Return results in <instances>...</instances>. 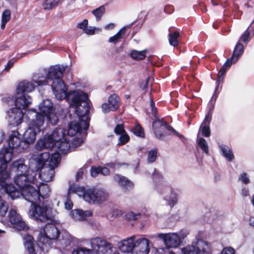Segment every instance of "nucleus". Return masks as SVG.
Returning a JSON list of instances; mask_svg holds the SVG:
<instances>
[{"mask_svg":"<svg viewBox=\"0 0 254 254\" xmlns=\"http://www.w3.org/2000/svg\"><path fill=\"white\" fill-rule=\"evenodd\" d=\"M34 182H26L23 186H18L20 191H18L12 184H8L5 188V192L12 199L18 198L20 195L27 201L31 203L29 210V215L33 219L40 222H46L48 221H53L58 212L54 209L50 205L44 202L42 205H36L39 202V195L37 190L34 188L32 184Z\"/></svg>","mask_w":254,"mask_h":254,"instance_id":"nucleus-1","label":"nucleus"},{"mask_svg":"<svg viewBox=\"0 0 254 254\" xmlns=\"http://www.w3.org/2000/svg\"><path fill=\"white\" fill-rule=\"evenodd\" d=\"M71 99L72 104H70V107L74 109V111L79 118V123L72 121L69 124L66 132L70 136H74L81 130H86L88 128L89 118L87 115L92 107L87 94L83 92L73 93Z\"/></svg>","mask_w":254,"mask_h":254,"instance_id":"nucleus-2","label":"nucleus"},{"mask_svg":"<svg viewBox=\"0 0 254 254\" xmlns=\"http://www.w3.org/2000/svg\"><path fill=\"white\" fill-rule=\"evenodd\" d=\"M65 70V67L59 65H56L51 66L48 71L46 75V79H34V83L36 86H42L46 85L49 81H51V87L53 92L56 96V98L59 100H63L67 98L68 100L71 101L70 105L72 104V98L73 93L76 92H82L80 90L70 91L68 93H66V88L65 85L62 79L63 73Z\"/></svg>","mask_w":254,"mask_h":254,"instance_id":"nucleus-3","label":"nucleus"},{"mask_svg":"<svg viewBox=\"0 0 254 254\" xmlns=\"http://www.w3.org/2000/svg\"><path fill=\"white\" fill-rule=\"evenodd\" d=\"M61 160L58 153L50 154L48 152L33 156L29 160L30 167L36 171L41 169L39 177L45 182L51 181L55 175V169Z\"/></svg>","mask_w":254,"mask_h":254,"instance_id":"nucleus-4","label":"nucleus"},{"mask_svg":"<svg viewBox=\"0 0 254 254\" xmlns=\"http://www.w3.org/2000/svg\"><path fill=\"white\" fill-rule=\"evenodd\" d=\"M9 148H2L0 151V161L1 165L4 166L5 171L7 169V163L11 161L13 152L20 153L27 148V144L20 138V134L17 130H13L8 140Z\"/></svg>","mask_w":254,"mask_h":254,"instance_id":"nucleus-5","label":"nucleus"},{"mask_svg":"<svg viewBox=\"0 0 254 254\" xmlns=\"http://www.w3.org/2000/svg\"><path fill=\"white\" fill-rule=\"evenodd\" d=\"M75 193L78 195L82 194L83 198L90 204H100L108 200L109 194L108 191L103 188L89 189L85 190L78 186H70L68 194Z\"/></svg>","mask_w":254,"mask_h":254,"instance_id":"nucleus-6","label":"nucleus"},{"mask_svg":"<svg viewBox=\"0 0 254 254\" xmlns=\"http://www.w3.org/2000/svg\"><path fill=\"white\" fill-rule=\"evenodd\" d=\"M11 171L14 172L16 175L14 182L17 186H23L26 182H34L37 173L30 167L28 168L24 163V160L20 159L13 162L11 166Z\"/></svg>","mask_w":254,"mask_h":254,"instance_id":"nucleus-7","label":"nucleus"},{"mask_svg":"<svg viewBox=\"0 0 254 254\" xmlns=\"http://www.w3.org/2000/svg\"><path fill=\"white\" fill-rule=\"evenodd\" d=\"M33 113H35V119L30 121L28 127L23 134L24 142L27 144V147L35 141L37 133L41 131L45 122L44 116L34 109L28 110L27 114L31 116Z\"/></svg>","mask_w":254,"mask_h":254,"instance_id":"nucleus-8","label":"nucleus"},{"mask_svg":"<svg viewBox=\"0 0 254 254\" xmlns=\"http://www.w3.org/2000/svg\"><path fill=\"white\" fill-rule=\"evenodd\" d=\"M66 130L61 127L55 129L51 134L45 135L38 140L35 148L41 150L45 148L53 147L57 143L66 137Z\"/></svg>","mask_w":254,"mask_h":254,"instance_id":"nucleus-9","label":"nucleus"},{"mask_svg":"<svg viewBox=\"0 0 254 254\" xmlns=\"http://www.w3.org/2000/svg\"><path fill=\"white\" fill-rule=\"evenodd\" d=\"M188 233L181 230L177 233H159L157 237L162 240L165 246L168 248H177L181 245Z\"/></svg>","mask_w":254,"mask_h":254,"instance_id":"nucleus-10","label":"nucleus"},{"mask_svg":"<svg viewBox=\"0 0 254 254\" xmlns=\"http://www.w3.org/2000/svg\"><path fill=\"white\" fill-rule=\"evenodd\" d=\"M90 245L93 254H109L114 248L113 244L98 237L91 239Z\"/></svg>","mask_w":254,"mask_h":254,"instance_id":"nucleus-11","label":"nucleus"},{"mask_svg":"<svg viewBox=\"0 0 254 254\" xmlns=\"http://www.w3.org/2000/svg\"><path fill=\"white\" fill-rule=\"evenodd\" d=\"M157 191L162 196V198L166 202V204L171 208L178 202V194L176 191L169 186H159L157 188Z\"/></svg>","mask_w":254,"mask_h":254,"instance_id":"nucleus-12","label":"nucleus"},{"mask_svg":"<svg viewBox=\"0 0 254 254\" xmlns=\"http://www.w3.org/2000/svg\"><path fill=\"white\" fill-rule=\"evenodd\" d=\"M152 127L156 137L159 139L171 134L172 132L175 133L180 137L182 136L163 120L154 121L152 124Z\"/></svg>","mask_w":254,"mask_h":254,"instance_id":"nucleus-13","label":"nucleus"},{"mask_svg":"<svg viewBox=\"0 0 254 254\" xmlns=\"http://www.w3.org/2000/svg\"><path fill=\"white\" fill-rule=\"evenodd\" d=\"M208 248V244L202 240H197L191 245L182 249L183 254H204Z\"/></svg>","mask_w":254,"mask_h":254,"instance_id":"nucleus-14","label":"nucleus"},{"mask_svg":"<svg viewBox=\"0 0 254 254\" xmlns=\"http://www.w3.org/2000/svg\"><path fill=\"white\" fill-rule=\"evenodd\" d=\"M8 220L13 226L18 230H24L28 228L27 225L24 222L21 216L16 209L11 208L8 214Z\"/></svg>","mask_w":254,"mask_h":254,"instance_id":"nucleus-15","label":"nucleus"},{"mask_svg":"<svg viewBox=\"0 0 254 254\" xmlns=\"http://www.w3.org/2000/svg\"><path fill=\"white\" fill-rule=\"evenodd\" d=\"M148 239L136 236L134 247L132 254H148L150 251Z\"/></svg>","mask_w":254,"mask_h":254,"instance_id":"nucleus-16","label":"nucleus"},{"mask_svg":"<svg viewBox=\"0 0 254 254\" xmlns=\"http://www.w3.org/2000/svg\"><path fill=\"white\" fill-rule=\"evenodd\" d=\"M136 236L133 235L120 241L118 246L120 250L124 253H129L133 251Z\"/></svg>","mask_w":254,"mask_h":254,"instance_id":"nucleus-17","label":"nucleus"},{"mask_svg":"<svg viewBox=\"0 0 254 254\" xmlns=\"http://www.w3.org/2000/svg\"><path fill=\"white\" fill-rule=\"evenodd\" d=\"M38 247L44 252L47 253L51 248V240L43 232H41L37 239Z\"/></svg>","mask_w":254,"mask_h":254,"instance_id":"nucleus-18","label":"nucleus"},{"mask_svg":"<svg viewBox=\"0 0 254 254\" xmlns=\"http://www.w3.org/2000/svg\"><path fill=\"white\" fill-rule=\"evenodd\" d=\"M7 113L11 124L17 126L22 122L23 114L20 109L13 108L9 110Z\"/></svg>","mask_w":254,"mask_h":254,"instance_id":"nucleus-19","label":"nucleus"},{"mask_svg":"<svg viewBox=\"0 0 254 254\" xmlns=\"http://www.w3.org/2000/svg\"><path fill=\"white\" fill-rule=\"evenodd\" d=\"M31 103V99L28 95L24 94L18 95L17 93L15 97V105L17 109H25Z\"/></svg>","mask_w":254,"mask_h":254,"instance_id":"nucleus-20","label":"nucleus"},{"mask_svg":"<svg viewBox=\"0 0 254 254\" xmlns=\"http://www.w3.org/2000/svg\"><path fill=\"white\" fill-rule=\"evenodd\" d=\"M35 84L32 82L23 81L20 82L17 87V93L18 94H24L32 91L35 87Z\"/></svg>","mask_w":254,"mask_h":254,"instance_id":"nucleus-21","label":"nucleus"},{"mask_svg":"<svg viewBox=\"0 0 254 254\" xmlns=\"http://www.w3.org/2000/svg\"><path fill=\"white\" fill-rule=\"evenodd\" d=\"M56 145H57V152L54 153H58L59 155L67 153L71 149L70 140L66 137L57 143ZM59 156H60V155Z\"/></svg>","mask_w":254,"mask_h":254,"instance_id":"nucleus-22","label":"nucleus"},{"mask_svg":"<svg viewBox=\"0 0 254 254\" xmlns=\"http://www.w3.org/2000/svg\"><path fill=\"white\" fill-rule=\"evenodd\" d=\"M71 215L73 219L76 221H83L87 217L92 215L91 210L83 211L81 209H74L71 212Z\"/></svg>","mask_w":254,"mask_h":254,"instance_id":"nucleus-23","label":"nucleus"},{"mask_svg":"<svg viewBox=\"0 0 254 254\" xmlns=\"http://www.w3.org/2000/svg\"><path fill=\"white\" fill-rule=\"evenodd\" d=\"M43 232L51 240L57 239L60 235L59 230L56 226L53 224L47 225L45 227Z\"/></svg>","mask_w":254,"mask_h":254,"instance_id":"nucleus-24","label":"nucleus"},{"mask_svg":"<svg viewBox=\"0 0 254 254\" xmlns=\"http://www.w3.org/2000/svg\"><path fill=\"white\" fill-rule=\"evenodd\" d=\"M39 109L41 112L40 113L45 117L53 111V103L49 99L44 100L39 104Z\"/></svg>","mask_w":254,"mask_h":254,"instance_id":"nucleus-25","label":"nucleus"},{"mask_svg":"<svg viewBox=\"0 0 254 254\" xmlns=\"http://www.w3.org/2000/svg\"><path fill=\"white\" fill-rule=\"evenodd\" d=\"M114 180L117 182L121 187L124 189H128L131 188L133 184L126 177L119 175H116L114 177Z\"/></svg>","mask_w":254,"mask_h":254,"instance_id":"nucleus-26","label":"nucleus"},{"mask_svg":"<svg viewBox=\"0 0 254 254\" xmlns=\"http://www.w3.org/2000/svg\"><path fill=\"white\" fill-rule=\"evenodd\" d=\"M23 244L29 254H36L33 244V238L31 236L26 235L23 237Z\"/></svg>","mask_w":254,"mask_h":254,"instance_id":"nucleus-27","label":"nucleus"},{"mask_svg":"<svg viewBox=\"0 0 254 254\" xmlns=\"http://www.w3.org/2000/svg\"><path fill=\"white\" fill-rule=\"evenodd\" d=\"M37 191L39 195V200H40V197L43 199H45L49 196L50 190L47 184L41 183Z\"/></svg>","mask_w":254,"mask_h":254,"instance_id":"nucleus-28","label":"nucleus"},{"mask_svg":"<svg viewBox=\"0 0 254 254\" xmlns=\"http://www.w3.org/2000/svg\"><path fill=\"white\" fill-rule=\"evenodd\" d=\"M221 149V152L223 156H224L228 161H231L234 158V156L230 148L224 144L219 145Z\"/></svg>","mask_w":254,"mask_h":254,"instance_id":"nucleus-29","label":"nucleus"},{"mask_svg":"<svg viewBox=\"0 0 254 254\" xmlns=\"http://www.w3.org/2000/svg\"><path fill=\"white\" fill-rule=\"evenodd\" d=\"M244 52V46L243 44L238 43L234 49L232 59L233 60L234 62L238 61L240 57L242 55Z\"/></svg>","mask_w":254,"mask_h":254,"instance_id":"nucleus-30","label":"nucleus"},{"mask_svg":"<svg viewBox=\"0 0 254 254\" xmlns=\"http://www.w3.org/2000/svg\"><path fill=\"white\" fill-rule=\"evenodd\" d=\"M169 44L174 47L177 46L179 44V38L180 37L179 32L178 31H171L170 28H169Z\"/></svg>","mask_w":254,"mask_h":254,"instance_id":"nucleus-31","label":"nucleus"},{"mask_svg":"<svg viewBox=\"0 0 254 254\" xmlns=\"http://www.w3.org/2000/svg\"><path fill=\"white\" fill-rule=\"evenodd\" d=\"M126 33V27H123L116 35L110 37L109 39L110 43L116 44L123 38Z\"/></svg>","mask_w":254,"mask_h":254,"instance_id":"nucleus-32","label":"nucleus"},{"mask_svg":"<svg viewBox=\"0 0 254 254\" xmlns=\"http://www.w3.org/2000/svg\"><path fill=\"white\" fill-rule=\"evenodd\" d=\"M109 105L111 106L112 111H115L119 107V98L116 94L111 95L108 99Z\"/></svg>","mask_w":254,"mask_h":254,"instance_id":"nucleus-33","label":"nucleus"},{"mask_svg":"<svg viewBox=\"0 0 254 254\" xmlns=\"http://www.w3.org/2000/svg\"><path fill=\"white\" fill-rule=\"evenodd\" d=\"M61 3V0H46L43 3L45 9L50 10Z\"/></svg>","mask_w":254,"mask_h":254,"instance_id":"nucleus-34","label":"nucleus"},{"mask_svg":"<svg viewBox=\"0 0 254 254\" xmlns=\"http://www.w3.org/2000/svg\"><path fill=\"white\" fill-rule=\"evenodd\" d=\"M91 13L94 15L96 20L99 21L101 20L102 16L105 13V6L103 5L93 10Z\"/></svg>","mask_w":254,"mask_h":254,"instance_id":"nucleus-35","label":"nucleus"},{"mask_svg":"<svg viewBox=\"0 0 254 254\" xmlns=\"http://www.w3.org/2000/svg\"><path fill=\"white\" fill-rule=\"evenodd\" d=\"M146 50H143L141 51H138L136 50H132L130 54V57L134 60H143L146 57Z\"/></svg>","mask_w":254,"mask_h":254,"instance_id":"nucleus-36","label":"nucleus"},{"mask_svg":"<svg viewBox=\"0 0 254 254\" xmlns=\"http://www.w3.org/2000/svg\"><path fill=\"white\" fill-rule=\"evenodd\" d=\"M235 62H233L232 58L228 59L222 66L220 70L218 73V77L220 79L225 74L226 70L229 68L233 63Z\"/></svg>","mask_w":254,"mask_h":254,"instance_id":"nucleus-37","label":"nucleus"},{"mask_svg":"<svg viewBox=\"0 0 254 254\" xmlns=\"http://www.w3.org/2000/svg\"><path fill=\"white\" fill-rule=\"evenodd\" d=\"M46 116L48 123L51 125L54 126L58 123L59 118L54 112H51V113L48 114Z\"/></svg>","mask_w":254,"mask_h":254,"instance_id":"nucleus-38","label":"nucleus"},{"mask_svg":"<svg viewBox=\"0 0 254 254\" xmlns=\"http://www.w3.org/2000/svg\"><path fill=\"white\" fill-rule=\"evenodd\" d=\"M197 142L200 148L205 154H208L209 150L206 141L203 138L200 137L198 139Z\"/></svg>","mask_w":254,"mask_h":254,"instance_id":"nucleus-39","label":"nucleus"},{"mask_svg":"<svg viewBox=\"0 0 254 254\" xmlns=\"http://www.w3.org/2000/svg\"><path fill=\"white\" fill-rule=\"evenodd\" d=\"M157 156V149H153L150 150L147 155V162L148 163H153L155 161Z\"/></svg>","mask_w":254,"mask_h":254,"instance_id":"nucleus-40","label":"nucleus"},{"mask_svg":"<svg viewBox=\"0 0 254 254\" xmlns=\"http://www.w3.org/2000/svg\"><path fill=\"white\" fill-rule=\"evenodd\" d=\"M141 215L140 212L134 213L133 211H129L126 214L125 217L127 219L135 220L139 219Z\"/></svg>","mask_w":254,"mask_h":254,"instance_id":"nucleus-41","label":"nucleus"},{"mask_svg":"<svg viewBox=\"0 0 254 254\" xmlns=\"http://www.w3.org/2000/svg\"><path fill=\"white\" fill-rule=\"evenodd\" d=\"M129 140V137L127 133H125L120 135L119 138L118 145H123L127 143Z\"/></svg>","mask_w":254,"mask_h":254,"instance_id":"nucleus-42","label":"nucleus"},{"mask_svg":"<svg viewBox=\"0 0 254 254\" xmlns=\"http://www.w3.org/2000/svg\"><path fill=\"white\" fill-rule=\"evenodd\" d=\"M72 254H93L92 251L85 248H80L74 250Z\"/></svg>","mask_w":254,"mask_h":254,"instance_id":"nucleus-43","label":"nucleus"},{"mask_svg":"<svg viewBox=\"0 0 254 254\" xmlns=\"http://www.w3.org/2000/svg\"><path fill=\"white\" fill-rule=\"evenodd\" d=\"M101 31V28H97L95 27L89 26L87 27L86 29H85V31L84 32L87 35H92L94 34L96 32H100Z\"/></svg>","mask_w":254,"mask_h":254,"instance_id":"nucleus-44","label":"nucleus"},{"mask_svg":"<svg viewBox=\"0 0 254 254\" xmlns=\"http://www.w3.org/2000/svg\"><path fill=\"white\" fill-rule=\"evenodd\" d=\"M83 142V140L80 137L74 138L70 142L71 148H74L79 146Z\"/></svg>","mask_w":254,"mask_h":254,"instance_id":"nucleus-45","label":"nucleus"},{"mask_svg":"<svg viewBox=\"0 0 254 254\" xmlns=\"http://www.w3.org/2000/svg\"><path fill=\"white\" fill-rule=\"evenodd\" d=\"M200 129H201L202 135L205 137H209L210 135V130L209 126L207 125H201Z\"/></svg>","mask_w":254,"mask_h":254,"instance_id":"nucleus-46","label":"nucleus"},{"mask_svg":"<svg viewBox=\"0 0 254 254\" xmlns=\"http://www.w3.org/2000/svg\"><path fill=\"white\" fill-rule=\"evenodd\" d=\"M132 132L136 135L142 137L144 135L143 128L139 125H136L132 128Z\"/></svg>","mask_w":254,"mask_h":254,"instance_id":"nucleus-47","label":"nucleus"},{"mask_svg":"<svg viewBox=\"0 0 254 254\" xmlns=\"http://www.w3.org/2000/svg\"><path fill=\"white\" fill-rule=\"evenodd\" d=\"M11 17V12L8 9L4 10L2 14L1 20L8 22Z\"/></svg>","mask_w":254,"mask_h":254,"instance_id":"nucleus-48","label":"nucleus"},{"mask_svg":"<svg viewBox=\"0 0 254 254\" xmlns=\"http://www.w3.org/2000/svg\"><path fill=\"white\" fill-rule=\"evenodd\" d=\"M115 132L118 135L126 133L122 124L117 125L114 129Z\"/></svg>","mask_w":254,"mask_h":254,"instance_id":"nucleus-49","label":"nucleus"},{"mask_svg":"<svg viewBox=\"0 0 254 254\" xmlns=\"http://www.w3.org/2000/svg\"><path fill=\"white\" fill-rule=\"evenodd\" d=\"M250 35V32L247 29L242 35V36L240 37V40L244 42H247L249 41Z\"/></svg>","mask_w":254,"mask_h":254,"instance_id":"nucleus-50","label":"nucleus"},{"mask_svg":"<svg viewBox=\"0 0 254 254\" xmlns=\"http://www.w3.org/2000/svg\"><path fill=\"white\" fill-rule=\"evenodd\" d=\"M235 251L232 247H226L222 249L221 254H235Z\"/></svg>","mask_w":254,"mask_h":254,"instance_id":"nucleus-51","label":"nucleus"},{"mask_svg":"<svg viewBox=\"0 0 254 254\" xmlns=\"http://www.w3.org/2000/svg\"><path fill=\"white\" fill-rule=\"evenodd\" d=\"M88 23L87 19H84L83 21L77 24V27L82 29L84 32L85 29H86L87 27Z\"/></svg>","mask_w":254,"mask_h":254,"instance_id":"nucleus-52","label":"nucleus"},{"mask_svg":"<svg viewBox=\"0 0 254 254\" xmlns=\"http://www.w3.org/2000/svg\"><path fill=\"white\" fill-rule=\"evenodd\" d=\"M211 121V115L209 113H208L204 118V120L202 123L201 125H207L209 126L210 122Z\"/></svg>","mask_w":254,"mask_h":254,"instance_id":"nucleus-53","label":"nucleus"},{"mask_svg":"<svg viewBox=\"0 0 254 254\" xmlns=\"http://www.w3.org/2000/svg\"><path fill=\"white\" fill-rule=\"evenodd\" d=\"M100 174V168L99 167H91V175L93 177H96L98 174Z\"/></svg>","mask_w":254,"mask_h":254,"instance_id":"nucleus-54","label":"nucleus"},{"mask_svg":"<svg viewBox=\"0 0 254 254\" xmlns=\"http://www.w3.org/2000/svg\"><path fill=\"white\" fill-rule=\"evenodd\" d=\"M102 110L103 112L106 113L109 112L110 111H112L111 109V106L109 105L107 103H104L101 106Z\"/></svg>","mask_w":254,"mask_h":254,"instance_id":"nucleus-55","label":"nucleus"},{"mask_svg":"<svg viewBox=\"0 0 254 254\" xmlns=\"http://www.w3.org/2000/svg\"><path fill=\"white\" fill-rule=\"evenodd\" d=\"M65 208L66 209L70 210L72 208L73 204L71 201L69 199V198H67L65 202H64Z\"/></svg>","mask_w":254,"mask_h":254,"instance_id":"nucleus-56","label":"nucleus"},{"mask_svg":"<svg viewBox=\"0 0 254 254\" xmlns=\"http://www.w3.org/2000/svg\"><path fill=\"white\" fill-rule=\"evenodd\" d=\"M152 178L154 181H155L157 180H161L162 176L160 175L159 173L156 171V169L154 170V172L152 173Z\"/></svg>","mask_w":254,"mask_h":254,"instance_id":"nucleus-57","label":"nucleus"},{"mask_svg":"<svg viewBox=\"0 0 254 254\" xmlns=\"http://www.w3.org/2000/svg\"><path fill=\"white\" fill-rule=\"evenodd\" d=\"M66 239L68 241L69 243H76L77 242L76 238L69 234H66Z\"/></svg>","mask_w":254,"mask_h":254,"instance_id":"nucleus-58","label":"nucleus"},{"mask_svg":"<svg viewBox=\"0 0 254 254\" xmlns=\"http://www.w3.org/2000/svg\"><path fill=\"white\" fill-rule=\"evenodd\" d=\"M100 174L103 175H108L110 174V171L107 167H99Z\"/></svg>","mask_w":254,"mask_h":254,"instance_id":"nucleus-59","label":"nucleus"},{"mask_svg":"<svg viewBox=\"0 0 254 254\" xmlns=\"http://www.w3.org/2000/svg\"><path fill=\"white\" fill-rule=\"evenodd\" d=\"M150 106L151 107L152 114L153 115L155 116L157 112V109L155 106V103L153 101L152 98H150Z\"/></svg>","mask_w":254,"mask_h":254,"instance_id":"nucleus-60","label":"nucleus"},{"mask_svg":"<svg viewBox=\"0 0 254 254\" xmlns=\"http://www.w3.org/2000/svg\"><path fill=\"white\" fill-rule=\"evenodd\" d=\"M149 79V77H148L145 80L142 81L140 84V88H141L143 89H145L148 86V81Z\"/></svg>","mask_w":254,"mask_h":254,"instance_id":"nucleus-61","label":"nucleus"},{"mask_svg":"<svg viewBox=\"0 0 254 254\" xmlns=\"http://www.w3.org/2000/svg\"><path fill=\"white\" fill-rule=\"evenodd\" d=\"M241 179L242 181L244 184H246L249 183V181H250L249 179L247 177V174L245 173H244L241 174Z\"/></svg>","mask_w":254,"mask_h":254,"instance_id":"nucleus-62","label":"nucleus"},{"mask_svg":"<svg viewBox=\"0 0 254 254\" xmlns=\"http://www.w3.org/2000/svg\"><path fill=\"white\" fill-rule=\"evenodd\" d=\"M84 174L83 169H80L77 172L76 174V181H78L81 178H82L83 174Z\"/></svg>","mask_w":254,"mask_h":254,"instance_id":"nucleus-63","label":"nucleus"},{"mask_svg":"<svg viewBox=\"0 0 254 254\" xmlns=\"http://www.w3.org/2000/svg\"><path fill=\"white\" fill-rule=\"evenodd\" d=\"M173 10V7L171 5H167L164 8V11L168 13H171Z\"/></svg>","mask_w":254,"mask_h":254,"instance_id":"nucleus-64","label":"nucleus"}]
</instances>
